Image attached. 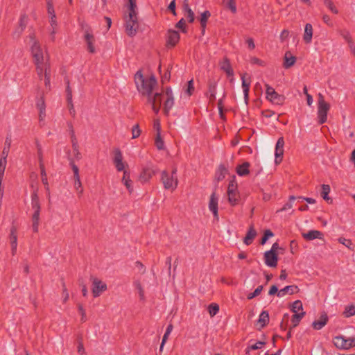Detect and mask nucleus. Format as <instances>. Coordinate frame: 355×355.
Returning a JSON list of instances; mask_svg holds the SVG:
<instances>
[{
	"instance_id": "obj_1",
	"label": "nucleus",
	"mask_w": 355,
	"mask_h": 355,
	"mask_svg": "<svg viewBox=\"0 0 355 355\" xmlns=\"http://www.w3.org/2000/svg\"><path fill=\"white\" fill-rule=\"evenodd\" d=\"M137 89L143 95L147 96L148 103L151 105L152 110L155 114H158L162 103V93H153L157 85V80L153 75L144 77L140 71H137L135 76Z\"/></svg>"
},
{
	"instance_id": "obj_2",
	"label": "nucleus",
	"mask_w": 355,
	"mask_h": 355,
	"mask_svg": "<svg viewBox=\"0 0 355 355\" xmlns=\"http://www.w3.org/2000/svg\"><path fill=\"white\" fill-rule=\"evenodd\" d=\"M28 39L36 73L40 78L43 75V71H46L47 67L50 66L49 57L46 49L41 46L33 33L29 35Z\"/></svg>"
},
{
	"instance_id": "obj_3",
	"label": "nucleus",
	"mask_w": 355,
	"mask_h": 355,
	"mask_svg": "<svg viewBox=\"0 0 355 355\" xmlns=\"http://www.w3.org/2000/svg\"><path fill=\"white\" fill-rule=\"evenodd\" d=\"M330 109V105L324 101V96L319 94L318 101V117L319 123L322 124L327 121V113Z\"/></svg>"
},
{
	"instance_id": "obj_4",
	"label": "nucleus",
	"mask_w": 355,
	"mask_h": 355,
	"mask_svg": "<svg viewBox=\"0 0 355 355\" xmlns=\"http://www.w3.org/2000/svg\"><path fill=\"white\" fill-rule=\"evenodd\" d=\"M125 22L126 33L130 37L135 35L139 28L137 16L130 17V15H125Z\"/></svg>"
},
{
	"instance_id": "obj_5",
	"label": "nucleus",
	"mask_w": 355,
	"mask_h": 355,
	"mask_svg": "<svg viewBox=\"0 0 355 355\" xmlns=\"http://www.w3.org/2000/svg\"><path fill=\"white\" fill-rule=\"evenodd\" d=\"M333 342L337 348L342 349H348L355 346V338H345L343 336H338L334 338Z\"/></svg>"
},
{
	"instance_id": "obj_6",
	"label": "nucleus",
	"mask_w": 355,
	"mask_h": 355,
	"mask_svg": "<svg viewBox=\"0 0 355 355\" xmlns=\"http://www.w3.org/2000/svg\"><path fill=\"white\" fill-rule=\"evenodd\" d=\"M266 98L269 100L270 102L275 104L281 105L283 103L284 101V97L282 95L277 94L275 89L270 86L269 85H266Z\"/></svg>"
},
{
	"instance_id": "obj_7",
	"label": "nucleus",
	"mask_w": 355,
	"mask_h": 355,
	"mask_svg": "<svg viewBox=\"0 0 355 355\" xmlns=\"http://www.w3.org/2000/svg\"><path fill=\"white\" fill-rule=\"evenodd\" d=\"M228 200L230 204L235 205L239 201V194L237 192V182L235 179H232L227 188Z\"/></svg>"
},
{
	"instance_id": "obj_8",
	"label": "nucleus",
	"mask_w": 355,
	"mask_h": 355,
	"mask_svg": "<svg viewBox=\"0 0 355 355\" xmlns=\"http://www.w3.org/2000/svg\"><path fill=\"white\" fill-rule=\"evenodd\" d=\"M162 101L165 98L164 103V112L166 114H168L174 105V97L172 89L171 88H167L165 94H162Z\"/></svg>"
},
{
	"instance_id": "obj_9",
	"label": "nucleus",
	"mask_w": 355,
	"mask_h": 355,
	"mask_svg": "<svg viewBox=\"0 0 355 355\" xmlns=\"http://www.w3.org/2000/svg\"><path fill=\"white\" fill-rule=\"evenodd\" d=\"M71 142L73 152L71 155H69V159L73 158L74 159L78 161L82 158V155L80 152L78 139L75 135L73 128L71 130Z\"/></svg>"
},
{
	"instance_id": "obj_10",
	"label": "nucleus",
	"mask_w": 355,
	"mask_h": 355,
	"mask_svg": "<svg viewBox=\"0 0 355 355\" xmlns=\"http://www.w3.org/2000/svg\"><path fill=\"white\" fill-rule=\"evenodd\" d=\"M92 294L94 297H98L101 293L107 290L106 284L96 277H92Z\"/></svg>"
},
{
	"instance_id": "obj_11",
	"label": "nucleus",
	"mask_w": 355,
	"mask_h": 355,
	"mask_svg": "<svg viewBox=\"0 0 355 355\" xmlns=\"http://www.w3.org/2000/svg\"><path fill=\"white\" fill-rule=\"evenodd\" d=\"M337 33L345 40L348 44L350 50L355 53V46L349 30L347 28H338Z\"/></svg>"
},
{
	"instance_id": "obj_12",
	"label": "nucleus",
	"mask_w": 355,
	"mask_h": 355,
	"mask_svg": "<svg viewBox=\"0 0 355 355\" xmlns=\"http://www.w3.org/2000/svg\"><path fill=\"white\" fill-rule=\"evenodd\" d=\"M264 261L266 266L269 267H276L278 261L277 253L272 252V251L265 252Z\"/></svg>"
},
{
	"instance_id": "obj_13",
	"label": "nucleus",
	"mask_w": 355,
	"mask_h": 355,
	"mask_svg": "<svg viewBox=\"0 0 355 355\" xmlns=\"http://www.w3.org/2000/svg\"><path fill=\"white\" fill-rule=\"evenodd\" d=\"M284 140L283 137L278 139L275 146V162L279 164L282 162L284 154Z\"/></svg>"
},
{
	"instance_id": "obj_14",
	"label": "nucleus",
	"mask_w": 355,
	"mask_h": 355,
	"mask_svg": "<svg viewBox=\"0 0 355 355\" xmlns=\"http://www.w3.org/2000/svg\"><path fill=\"white\" fill-rule=\"evenodd\" d=\"M247 76V73H244L241 76V80H242V88L244 95V101L245 103L248 105V101H249V91H250V87L251 84L250 78L248 77V79L245 78V76Z\"/></svg>"
},
{
	"instance_id": "obj_15",
	"label": "nucleus",
	"mask_w": 355,
	"mask_h": 355,
	"mask_svg": "<svg viewBox=\"0 0 355 355\" xmlns=\"http://www.w3.org/2000/svg\"><path fill=\"white\" fill-rule=\"evenodd\" d=\"M302 237L306 241H312L316 239L323 240L324 234L318 230H310L306 233H302Z\"/></svg>"
},
{
	"instance_id": "obj_16",
	"label": "nucleus",
	"mask_w": 355,
	"mask_h": 355,
	"mask_svg": "<svg viewBox=\"0 0 355 355\" xmlns=\"http://www.w3.org/2000/svg\"><path fill=\"white\" fill-rule=\"evenodd\" d=\"M218 198L216 196L215 193H213L210 196V200L209 202V209L210 211H211L214 214V218H218Z\"/></svg>"
},
{
	"instance_id": "obj_17",
	"label": "nucleus",
	"mask_w": 355,
	"mask_h": 355,
	"mask_svg": "<svg viewBox=\"0 0 355 355\" xmlns=\"http://www.w3.org/2000/svg\"><path fill=\"white\" fill-rule=\"evenodd\" d=\"M219 66L221 70L226 73L229 77L234 76V71L230 64V60L227 58H224L223 60L219 62Z\"/></svg>"
},
{
	"instance_id": "obj_18",
	"label": "nucleus",
	"mask_w": 355,
	"mask_h": 355,
	"mask_svg": "<svg viewBox=\"0 0 355 355\" xmlns=\"http://www.w3.org/2000/svg\"><path fill=\"white\" fill-rule=\"evenodd\" d=\"M27 19L28 17L26 15H21L19 20V26L15 29V31L13 32V37H19L23 31H24L26 24H27Z\"/></svg>"
},
{
	"instance_id": "obj_19",
	"label": "nucleus",
	"mask_w": 355,
	"mask_h": 355,
	"mask_svg": "<svg viewBox=\"0 0 355 355\" xmlns=\"http://www.w3.org/2000/svg\"><path fill=\"white\" fill-rule=\"evenodd\" d=\"M250 163L248 162H245L241 164L238 165L236 167V171L238 175L245 176L250 174V172L252 171L250 168Z\"/></svg>"
},
{
	"instance_id": "obj_20",
	"label": "nucleus",
	"mask_w": 355,
	"mask_h": 355,
	"mask_svg": "<svg viewBox=\"0 0 355 355\" xmlns=\"http://www.w3.org/2000/svg\"><path fill=\"white\" fill-rule=\"evenodd\" d=\"M114 163L118 171H121L124 169L122 153L119 149H116L114 152Z\"/></svg>"
},
{
	"instance_id": "obj_21",
	"label": "nucleus",
	"mask_w": 355,
	"mask_h": 355,
	"mask_svg": "<svg viewBox=\"0 0 355 355\" xmlns=\"http://www.w3.org/2000/svg\"><path fill=\"white\" fill-rule=\"evenodd\" d=\"M159 175V172L155 168L152 164H148L143 170V175L144 178H152Z\"/></svg>"
},
{
	"instance_id": "obj_22",
	"label": "nucleus",
	"mask_w": 355,
	"mask_h": 355,
	"mask_svg": "<svg viewBox=\"0 0 355 355\" xmlns=\"http://www.w3.org/2000/svg\"><path fill=\"white\" fill-rule=\"evenodd\" d=\"M313 26L311 24L307 23L304 26V32L303 35V40L305 43L309 44L312 41L313 37Z\"/></svg>"
},
{
	"instance_id": "obj_23",
	"label": "nucleus",
	"mask_w": 355,
	"mask_h": 355,
	"mask_svg": "<svg viewBox=\"0 0 355 355\" xmlns=\"http://www.w3.org/2000/svg\"><path fill=\"white\" fill-rule=\"evenodd\" d=\"M10 242L11 245L12 253L15 254L17 251V236L16 233V228L12 227L10 233Z\"/></svg>"
},
{
	"instance_id": "obj_24",
	"label": "nucleus",
	"mask_w": 355,
	"mask_h": 355,
	"mask_svg": "<svg viewBox=\"0 0 355 355\" xmlns=\"http://www.w3.org/2000/svg\"><path fill=\"white\" fill-rule=\"evenodd\" d=\"M298 288L297 286L291 285V286H286L284 288L279 291L277 293V296L279 297H282L284 295L288 294V295H293V293H296L297 291Z\"/></svg>"
},
{
	"instance_id": "obj_25",
	"label": "nucleus",
	"mask_w": 355,
	"mask_h": 355,
	"mask_svg": "<svg viewBox=\"0 0 355 355\" xmlns=\"http://www.w3.org/2000/svg\"><path fill=\"white\" fill-rule=\"evenodd\" d=\"M328 322V317L326 313L322 314L320 320H315L312 323L314 329L320 330L326 325Z\"/></svg>"
},
{
	"instance_id": "obj_26",
	"label": "nucleus",
	"mask_w": 355,
	"mask_h": 355,
	"mask_svg": "<svg viewBox=\"0 0 355 355\" xmlns=\"http://www.w3.org/2000/svg\"><path fill=\"white\" fill-rule=\"evenodd\" d=\"M85 39L87 44L88 51L92 53H95V48L94 46V35L88 32H86L85 34Z\"/></svg>"
},
{
	"instance_id": "obj_27",
	"label": "nucleus",
	"mask_w": 355,
	"mask_h": 355,
	"mask_svg": "<svg viewBox=\"0 0 355 355\" xmlns=\"http://www.w3.org/2000/svg\"><path fill=\"white\" fill-rule=\"evenodd\" d=\"M256 235H257L256 230H254L253 226H250L245 238H244V240H243L244 243L246 244L247 245L251 244L253 239L256 236Z\"/></svg>"
},
{
	"instance_id": "obj_28",
	"label": "nucleus",
	"mask_w": 355,
	"mask_h": 355,
	"mask_svg": "<svg viewBox=\"0 0 355 355\" xmlns=\"http://www.w3.org/2000/svg\"><path fill=\"white\" fill-rule=\"evenodd\" d=\"M164 187L166 189L173 191L178 186L177 179H162Z\"/></svg>"
},
{
	"instance_id": "obj_29",
	"label": "nucleus",
	"mask_w": 355,
	"mask_h": 355,
	"mask_svg": "<svg viewBox=\"0 0 355 355\" xmlns=\"http://www.w3.org/2000/svg\"><path fill=\"white\" fill-rule=\"evenodd\" d=\"M269 322V314L268 311H263L259 316V320L257 321V324L259 325L261 328L265 327Z\"/></svg>"
},
{
	"instance_id": "obj_30",
	"label": "nucleus",
	"mask_w": 355,
	"mask_h": 355,
	"mask_svg": "<svg viewBox=\"0 0 355 355\" xmlns=\"http://www.w3.org/2000/svg\"><path fill=\"white\" fill-rule=\"evenodd\" d=\"M296 58L293 56L290 52H286L284 56V67L286 69L290 68L295 63Z\"/></svg>"
},
{
	"instance_id": "obj_31",
	"label": "nucleus",
	"mask_w": 355,
	"mask_h": 355,
	"mask_svg": "<svg viewBox=\"0 0 355 355\" xmlns=\"http://www.w3.org/2000/svg\"><path fill=\"white\" fill-rule=\"evenodd\" d=\"M207 96L210 102H214L216 100V83L213 82L209 84V89L207 92Z\"/></svg>"
},
{
	"instance_id": "obj_32",
	"label": "nucleus",
	"mask_w": 355,
	"mask_h": 355,
	"mask_svg": "<svg viewBox=\"0 0 355 355\" xmlns=\"http://www.w3.org/2000/svg\"><path fill=\"white\" fill-rule=\"evenodd\" d=\"M210 15H211V14H210L209 11H208V10H206L201 14V16L200 18V25L202 27V34L205 33L207 21V19H209V17H210Z\"/></svg>"
},
{
	"instance_id": "obj_33",
	"label": "nucleus",
	"mask_w": 355,
	"mask_h": 355,
	"mask_svg": "<svg viewBox=\"0 0 355 355\" xmlns=\"http://www.w3.org/2000/svg\"><path fill=\"white\" fill-rule=\"evenodd\" d=\"M168 43L171 44L172 46H174L178 43V42L180 40V35L178 32L175 31H169L168 33Z\"/></svg>"
},
{
	"instance_id": "obj_34",
	"label": "nucleus",
	"mask_w": 355,
	"mask_h": 355,
	"mask_svg": "<svg viewBox=\"0 0 355 355\" xmlns=\"http://www.w3.org/2000/svg\"><path fill=\"white\" fill-rule=\"evenodd\" d=\"M129 3L128 6V14L127 15H130V17L132 16H137V6L135 0H128Z\"/></svg>"
},
{
	"instance_id": "obj_35",
	"label": "nucleus",
	"mask_w": 355,
	"mask_h": 355,
	"mask_svg": "<svg viewBox=\"0 0 355 355\" xmlns=\"http://www.w3.org/2000/svg\"><path fill=\"white\" fill-rule=\"evenodd\" d=\"M133 285L135 287V288L137 289L138 293H139V298L141 300H144L145 299V293H144V290L143 288V286L141 285V283L139 280H135L133 282Z\"/></svg>"
},
{
	"instance_id": "obj_36",
	"label": "nucleus",
	"mask_w": 355,
	"mask_h": 355,
	"mask_svg": "<svg viewBox=\"0 0 355 355\" xmlns=\"http://www.w3.org/2000/svg\"><path fill=\"white\" fill-rule=\"evenodd\" d=\"M31 205H32V209L34 211H40V204L38 196L36 193H33L32 195Z\"/></svg>"
},
{
	"instance_id": "obj_37",
	"label": "nucleus",
	"mask_w": 355,
	"mask_h": 355,
	"mask_svg": "<svg viewBox=\"0 0 355 355\" xmlns=\"http://www.w3.org/2000/svg\"><path fill=\"white\" fill-rule=\"evenodd\" d=\"M291 310L294 314L300 313V312H304L303 311L302 303L300 300H296L293 303Z\"/></svg>"
},
{
	"instance_id": "obj_38",
	"label": "nucleus",
	"mask_w": 355,
	"mask_h": 355,
	"mask_svg": "<svg viewBox=\"0 0 355 355\" xmlns=\"http://www.w3.org/2000/svg\"><path fill=\"white\" fill-rule=\"evenodd\" d=\"M305 312H300V313L293 314L291 318L292 322V327L294 328L297 327L300 320L302 319V318L304 316Z\"/></svg>"
},
{
	"instance_id": "obj_39",
	"label": "nucleus",
	"mask_w": 355,
	"mask_h": 355,
	"mask_svg": "<svg viewBox=\"0 0 355 355\" xmlns=\"http://www.w3.org/2000/svg\"><path fill=\"white\" fill-rule=\"evenodd\" d=\"M40 211H34L32 220H33V230L34 232H37L38 231V225H39V220H40Z\"/></svg>"
},
{
	"instance_id": "obj_40",
	"label": "nucleus",
	"mask_w": 355,
	"mask_h": 355,
	"mask_svg": "<svg viewBox=\"0 0 355 355\" xmlns=\"http://www.w3.org/2000/svg\"><path fill=\"white\" fill-rule=\"evenodd\" d=\"M44 78V85L46 87H50V77H51V69L50 66L47 67L46 71H43V75L42 77H38L40 79Z\"/></svg>"
},
{
	"instance_id": "obj_41",
	"label": "nucleus",
	"mask_w": 355,
	"mask_h": 355,
	"mask_svg": "<svg viewBox=\"0 0 355 355\" xmlns=\"http://www.w3.org/2000/svg\"><path fill=\"white\" fill-rule=\"evenodd\" d=\"M184 10L186 12V17L188 19V21L190 23L193 22V21H194V13L192 11V10L191 9V8L189 6L188 4L186 3V4L184 5Z\"/></svg>"
},
{
	"instance_id": "obj_42",
	"label": "nucleus",
	"mask_w": 355,
	"mask_h": 355,
	"mask_svg": "<svg viewBox=\"0 0 355 355\" xmlns=\"http://www.w3.org/2000/svg\"><path fill=\"white\" fill-rule=\"evenodd\" d=\"M330 192V187L328 184H322V191H321V196L323 198L324 200L328 201L330 200V198L329 197V193Z\"/></svg>"
},
{
	"instance_id": "obj_43",
	"label": "nucleus",
	"mask_w": 355,
	"mask_h": 355,
	"mask_svg": "<svg viewBox=\"0 0 355 355\" xmlns=\"http://www.w3.org/2000/svg\"><path fill=\"white\" fill-rule=\"evenodd\" d=\"M343 315H345V318H349L353 315H355V306L354 305L347 306L343 312Z\"/></svg>"
},
{
	"instance_id": "obj_44",
	"label": "nucleus",
	"mask_w": 355,
	"mask_h": 355,
	"mask_svg": "<svg viewBox=\"0 0 355 355\" xmlns=\"http://www.w3.org/2000/svg\"><path fill=\"white\" fill-rule=\"evenodd\" d=\"M208 311L211 317H213L218 313L219 306L217 304L212 303L209 305Z\"/></svg>"
},
{
	"instance_id": "obj_45",
	"label": "nucleus",
	"mask_w": 355,
	"mask_h": 355,
	"mask_svg": "<svg viewBox=\"0 0 355 355\" xmlns=\"http://www.w3.org/2000/svg\"><path fill=\"white\" fill-rule=\"evenodd\" d=\"M67 101L69 102V103L71 105V107L69 108V110H70V112L71 113H74V110H73V105L72 104V92H71V90L70 89V87L69 85V84L67 85Z\"/></svg>"
},
{
	"instance_id": "obj_46",
	"label": "nucleus",
	"mask_w": 355,
	"mask_h": 355,
	"mask_svg": "<svg viewBox=\"0 0 355 355\" xmlns=\"http://www.w3.org/2000/svg\"><path fill=\"white\" fill-rule=\"evenodd\" d=\"M121 183L127 188L130 193L133 191L134 182L132 179H121Z\"/></svg>"
},
{
	"instance_id": "obj_47",
	"label": "nucleus",
	"mask_w": 355,
	"mask_h": 355,
	"mask_svg": "<svg viewBox=\"0 0 355 355\" xmlns=\"http://www.w3.org/2000/svg\"><path fill=\"white\" fill-rule=\"evenodd\" d=\"M224 3L233 13L236 12V6L235 0H224Z\"/></svg>"
},
{
	"instance_id": "obj_48",
	"label": "nucleus",
	"mask_w": 355,
	"mask_h": 355,
	"mask_svg": "<svg viewBox=\"0 0 355 355\" xmlns=\"http://www.w3.org/2000/svg\"><path fill=\"white\" fill-rule=\"evenodd\" d=\"M155 146L158 150H163L164 148V142L162 140L159 132H157L155 138Z\"/></svg>"
},
{
	"instance_id": "obj_49",
	"label": "nucleus",
	"mask_w": 355,
	"mask_h": 355,
	"mask_svg": "<svg viewBox=\"0 0 355 355\" xmlns=\"http://www.w3.org/2000/svg\"><path fill=\"white\" fill-rule=\"evenodd\" d=\"M324 4L334 14H337L338 12V9L334 6V3L331 0H323Z\"/></svg>"
},
{
	"instance_id": "obj_50",
	"label": "nucleus",
	"mask_w": 355,
	"mask_h": 355,
	"mask_svg": "<svg viewBox=\"0 0 355 355\" xmlns=\"http://www.w3.org/2000/svg\"><path fill=\"white\" fill-rule=\"evenodd\" d=\"M35 144H36V147H37V156H38V159H39L40 165L42 166V163L43 162L42 148V146H41V144H40V142L38 141H36Z\"/></svg>"
},
{
	"instance_id": "obj_51",
	"label": "nucleus",
	"mask_w": 355,
	"mask_h": 355,
	"mask_svg": "<svg viewBox=\"0 0 355 355\" xmlns=\"http://www.w3.org/2000/svg\"><path fill=\"white\" fill-rule=\"evenodd\" d=\"M274 236V234L270 230H266L264 232L263 236L261 239V244L263 245L266 243L268 239L270 237H272Z\"/></svg>"
},
{
	"instance_id": "obj_52",
	"label": "nucleus",
	"mask_w": 355,
	"mask_h": 355,
	"mask_svg": "<svg viewBox=\"0 0 355 355\" xmlns=\"http://www.w3.org/2000/svg\"><path fill=\"white\" fill-rule=\"evenodd\" d=\"M263 290V286H259L253 293H249L247 296V298L248 300H252L253 299L254 297L258 296L260 295V293H261Z\"/></svg>"
},
{
	"instance_id": "obj_53",
	"label": "nucleus",
	"mask_w": 355,
	"mask_h": 355,
	"mask_svg": "<svg viewBox=\"0 0 355 355\" xmlns=\"http://www.w3.org/2000/svg\"><path fill=\"white\" fill-rule=\"evenodd\" d=\"M69 161H70V164L71 166V168H72V170H73V174H74V178H79V170H78V168L74 164V162L76 161V160L74 159L73 158H69Z\"/></svg>"
},
{
	"instance_id": "obj_54",
	"label": "nucleus",
	"mask_w": 355,
	"mask_h": 355,
	"mask_svg": "<svg viewBox=\"0 0 355 355\" xmlns=\"http://www.w3.org/2000/svg\"><path fill=\"white\" fill-rule=\"evenodd\" d=\"M141 130L138 124L135 125L132 128V138L136 139L139 137Z\"/></svg>"
},
{
	"instance_id": "obj_55",
	"label": "nucleus",
	"mask_w": 355,
	"mask_h": 355,
	"mask_svg": "<svg viewBox=\"0 0 355 355\" xmlns=\"http://www.w3.org/2000/svg\"><path fill=\"white\" fill-rule=\"evenodd\" d=\"M338 242L344 245H345L347 248H348L349 249H351L352 250V242L351 240L349 239H346L345 238H339L338 239Z\"/></svg>"
},
{
	"instance_id": "obj_56",
	"label": "nucleus",
	"mask_w": 355,
	"mask_h": 355,
	"mask_svg": "<svg viewBox=\"0 0 355 355\" xmlns=\"http://www.w3.org/2000/svg\"><path fill=\"white\" fill-rule=\"evenodd\" d=\"M193 91H194L193 80L191 79L187 83V88L185 90V93L188 95V96H190L192 94Z\"/></svg>"
},
{
	"instance_id": "obj_57",
	"label": "nucleus",
	"mask_w": 355,
	"mask_h": 355,
	"mask_svg": "<svg viewBox=\"0 0 355 355\" xmlns=\"http://www.w3.org/2000/svg\"><path fill=\"white\" fill-rule=\"evenodd\" d=\"M73 185L76 191L81 194L83 191L82 188V183L80 182V179H73Z\"/></svg>"
},
{
	"instance_id": "obj_58",
	"label": "nucleus",
	"mask_w": 355,
	"mask_h": 355,
	"mask_svg": "<svg viewBox=\"0 0 355 355\" xmlns=\"http://www.w3.org/2000/svg\"><path fill=\"white\" fill-rule=\"evenodd\" d=\"M250 62L252 64H257L259 66H264L265 65V62L257 57H251L250 58Z\"/></svg>"
},
{
	"instance_id": "obj_59",
	"label": "nucleus",
	"mask_w": 355,
	"mask_h": 355,
	"mask_svg": "<svg viewBox=\"0 0 355 355\" xmlns=\"http://www.w3.org/2000/svg\"><path fill=\"white\" fill-rule=\"evenodd\" d=\"M173 326L172 324H169L166 328V330L163 336L162 340H164V342H166L169 335L171 334V331H173Z\"/></svg>"
},
{
	"instance_id": "obj_60",
	"label": "nucleus",
	"mask_w": 355,
	"mask_h": 355,
	"mask_svg": "<svg viewBox=\"0 0 355 355\" xmlns=\"http://www.w3.org/2000/svg\"><path fill=\"white\" fill-rule=\"evenodd\" d=\"M78 311L81 315V322H85L87 320L85 310L84 309L82 304L78 306Z\"/></svg>"
},
{
	"instance_id": "obj_61",
	"label": "nucleus",
	"mask_w": 355,
	"mask_h": 355,
	"mask_svg": "<svg viewBox=\"0 0 355 355\" xmlns=\"http://www.w3.org/2000/svg\"><path fill=\"white\" fill-rule=\"evenodd\" d=\"M7 160H5V158H1L0 159V178L4 174V171L6 166Z\"/></svg>"
},
{
	"instance_id": "obj_62",
	"label": "nucleus",
	"mask_w": 355,
	"mask_h": 355,
	"mask_svg": "<svg viewBox=\"0 0 355 355\" xmlns=\"http://www.w3.org/2000/svg\"><path fill=\"white\" fill-rule=\"evenodd\" d=\"M47 3V10H48V14L49 17H51L53 15H55L54 8L53 7L51 0H46Z\"/></svg>"
},
{
	"instance_id": "obj_63",
	"label": "nucleus",
	"mask_w": 355,
	"mask_h": 355,
	"mask_svg": "<svg viewBox=\"0 0 355 355\" xmlns=\"http://www.w3.org/2000/svg\"><path fill=\"white\" fill-rule=\"evenodd\" d=\"M69 297V293L67 291V289L65 286V283L62 282V298H63V302L65 303Z\"/></svg>"
},
{
	"instance_id": "obj_64",
	"label": "nucleus",
	"mask_w": 355,
	"mask_h": 355,
	"mask_svg": "<svg viewBox=\"0 0 355 355\" xmlns=\"http://www.w3.org/2000/svg\"><path fill=\"white\" fill-rule=\"evenodd\" d=\"M36 107L38 110H44L46 108L44 98L42 97L37 100L36 103Z\"/></svg>"
}]
</instances>
